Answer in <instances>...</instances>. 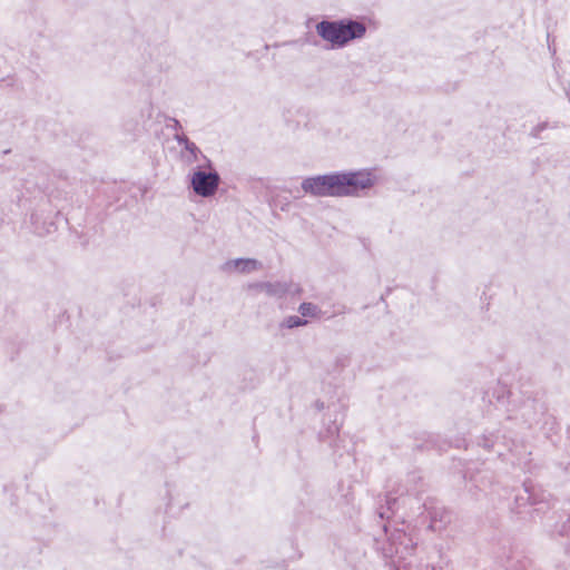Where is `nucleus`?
Wrapping results in <instances>:
<instances>
[{
  "mask_svg": "<svg viewBox=\"0 0 570 570\" xmlns=\"http://www.w3.org/2000/svg\"><path fill=\"white\" fill-rule=\"evenodd\" d=\"M374 184L375 178L371 171L356 170L307 177L301 187L305 194L315 197H354Z\"/></svg>",
  "mask_w": 570,
  "mask_h": 570,
  "instance_id": "1",
  "label": "nucleus"
},
{
  "mask_svg": "<svg viewBox=\"0 0 570 570\" xmlns=\"http://www.w3.org/2000/svg\"><path fill=\"white\" fill-rule=\"evenodd\" d=\"M317 35L335 47H344L354 39H361L366 32L364 23L352 19L336 21L323 20L316 24Z\"/></svg>",
  "mask_w": 570,
  "mask_h": 570,
  "instance_id": "2",
  "label": "nucleus"
},
{
  "mask_svg": "<svg viewBox=\"0 0 570 570\" xmlns=\"http://www.w3.org/2000/svg\"><path fill=\"white\" fill-rule=\"evenodd\" d=\"M209 171L203 169L202 166L190 175V186L193 191L202 197H212L218 189L220 177L212 167Z\"/></svg>",
  "mask_w": 570,
  "mask_h": 570,
  "instance_id": "3",
  "label": "nucleus"
},
{
  "mask_svg": "<svg viewBox=\"0 0 570 570\" xmlns=\"http://www.w3.org/2000/svg\"><path fill=\"white\" fill-rule=\"evenodd\" d=\"M390 540L391 549L389 550L387 553L391 557L393 554H400L401 557H403L405 553L410 552L414 547L413 539L402 530L394 531Z\"/></svg>",
  "mask_w": 570,
  "mask_h": 570,
  "instance_id": "4",
  "label": "nucleus"
},
{
  "mask_svg": "<svg viewBox=\"0 0 570 570\" xmlns=\"http://www.w3.org/2000/svg\"><path fill=\"white\" fill-rule=\"evenodd\" d=\"M262 268V263L254 258H236L228 261L224 265L225 271H237L239 273L249 274Z\"/></svg>",
  "mask_w": 570,
  "mask_h": 570,
  "instance_id": "5",
  "label": "nucleus"
},
{
  "mask_svg": "<svg viewBox=\"0 0 570 570\" xmlns=\"http://www.w3.org/2000/svg\"><path fill=\"white\" fill-rule=\"evenodd\" d=\"M430 514V528L441 531L450 522V514L444 508H426Z\"/></svg>",
  "mask_w": 570,
  "mask_h": 570,
  "instance_id": "6",
  "label": "nucleus"
},
{
  "mask_svg": "<svg viewBox=\"0 0 570 570\" xmlns=\"http://www.w3.org/2000/svg\"><path fill=\"white\" fill-rule=\"evenodd\" d=\"M261 292L272 297H283L288 292V286L282 282H262L254 285Z\"/></svg>",
  "mask_w": 570,
  "mask_h": 570,
  "instance_id": "7",
  "label": "nucleus"
},
{
  "mask_svg": "<svg viewBox=\"0 0 570 570\" xmlns=\"http://www.w3.org/2000/svg\"><path fill=\"white\" fill-rule=\"evenodd\" d=\"M199 157L206 160L207 167L210 168V160L207 159L205 155L202 154L200 149L196 146L195 142H191L181 151V158L187 165H191L199 160Z\"/></svg>",
  "mask_w": 570,
  "mask_h": 570,
  "instance_id": "8",
  "label": "nucleus"
},
{
  "mask_svg": "<svg viewBox=\"0 0 570 570\" xmlns=\"http://www.w3.org/2000/svg\"><path fill=\"white\" fill-rule=\"evenodd\" d=\"M396 504H397V499L391 498V497H386L385 498V507L384 505H380L377 508L379 517L381 519H389L390 515L394 512Z\"/></svg>",
  "mask_w": 570,
  "mask_h": 570,
  "instance_id": "9",
  "label": "nucleus"
},
{
  "mask_svg": "<svg viewBox=\"0 0 570 570\" xmlns=\"http://www.w3.org/2000/svg\"><path fill=\"white\" fill-rule=\"evenodd\" d=\"M298 312L303 317H318L321 315L320 307L313 303L307 302H304L299 305Z\"/></svg>",
  "mask_w": 570,
  "mask_h": 570,
  "instance_id": "10",
  "label": "nucleus"
},
{
  "mask_svg": "<svg viewBox=\"0 0 570 570\" xmlns=\"http://www.w3.org/2000/svg\"><path fill=\"white\" fill-rule=\"evenodd\" d=\"M306 324H307L306 320H304L299 316H296V315H291L283 320V322L281 323V327L282 328H295V327L304 326Z\"/></svg>",
  "mask_w": 570,
  "mask_h": 570,
  "instance_id": "11",
  "label": "nucleus"
},
{
  "mask_svg": "<svg viewBox=\"0 0 570 570\" xmlns=\"http://www.w3.org/2000/svg\"><path fill=\"white\" fill-rule=\"evenodd\" d=\"M396 570H434L432 566L417 561H410L399 566Z\"/></svg>",
  "mask_w": 570,
  "mask_h": 570,
  "instance_id": "12",
  "label": "nucleus"
},
{
  "mask_svg": "<svg viewBox=\"0 0 570 570\" xmlns=\"http://www.w3.org/2000/svg\"><path fill=\"white\" fill-rule=\"evenodd\" d=\"M174 138L184 148H186L188 145H190L193 142L188 139V137L186 135L179 134V132L175 134Z\"/></svg>",
  "mask_w": 570,
  "mask_h": 570,
  "instance_id": "13",
  "label": "nucleus"
},
{
  "mask_svg": "<svg viewBox=\"0 0 570 570\" xmlns=\"http://www.w3.org/2000/svg\"><path fill=\"white\" fill-rule=\"evenodd\" d=\"M548 127V124L547 122H541V124H538L535 127L532 128L531 130V135L534 137V138H539L540 136V132L546 130Z\"/></svg>",
  "mask_w": 570,
  "mask_h": 570,
  "instance_id": "14",
  "label": "nucleus"
},
{
  "mask_svg": "<svg viewBox=\"0 0 570 570\" xmlns=\"http://www.w3.org/2000/svg\"><path fill=\"white\" fill-rule=\"evenodd\" d=\"M340 431V424H337L335 421L332 422L327 429H326V434L327 436H334L338 433Z\"/></svg>",
  "mask_w": 570,
  "mask_h": 570,
  "instance_id": "15",
  "label": "nucleus"
},
{
  "mask_svg": "<svg viewBox=\"0 0 570 570\" xmlns=\"http://www.w3.org/2000/svg\"><path fill=\"white\" fill-rule=\"evenodd\" d=\"M169 121H170V122H169V124H167V126H166V127H167V128H169V129L175 130V131H176V134H177V132H178V130H180V129H181V125H180V122H179L177 119H175V118H170V119H169Z\"/></svg>",
  "mask_w": 570,
  "mask_h": 570,
  "instance_id": "16",
  "label": "nucleus"
}]
</instances>
